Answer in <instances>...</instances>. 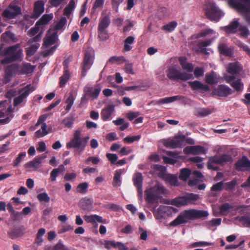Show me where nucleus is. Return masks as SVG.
I'll use <instances>...</instances> for the list:
<instances>
[{"mask_svg":"<svg viewBox=\"0 0 250 250\" xmlns=\"http://www.w3.org/2000/svg\"><path fill=\"white\" fill-rule=\"evenodd\" d=\"M25 228L21 226L19 228L10 229L7 233L9 237L12 239H17L22 237L25 234Z\"/></svg>","mask_w":250,"mask_h":250,"instance_id":"nucleus-18","label":"nucleus"},{"mask_svg":"<svg viewBox=\"0 0 250 250\" xmlns=\"http://www.w3.org/2000/svg\"><path fill=\"white\" fill-rule=\"evenodd\" d=\"M177 26V23L175 21H172L163 26L162 29L167 32L173 31Z\"/></svg>","mask_w":250,"mask_h":250,"instance_id":"nucleus-56","label":"nucleus"},{"mask_svg":"<svg viewBox=\"0 0 250 250\" xmlns=\"http://www.w3.org/2000/svg\"><path fill=\"white\" fill-rule=\"evenodd\" d=\"M66 22V18H65V17L62 18L60 20V21L56 25L55 28L53 29L55 30L56 31L58 30L62 29V28L65 24Z\"/></svg>","mask_w":250,"mask_h":250,"instance_id":"nucleus-59","label":"nucleus"},{"mask_svg":"<svg viewBox=\"0 0 250 250\" xmlns=\"http://www.w3.org/2000/svg\"><path fill=\"white\" fill-rule=\"evenodd\" d=\"M167 155H168L170 157H163L164 161L167 164H174L176 162L177 159L181 158V157L179 156V153L175 152L169 151L167 152Z\"/></svg>","mask_w":250,"mask_h":250,"instance_id":"nucleus-26","label":"nucleus"},{"mask_svg":"<svg viewBox=\"0 0 250 250\" xmlns=\"http://www.w3.org/2000/svg\"><path fill=\"white\" fill-rule=\"evenodd\" d=\"M231 92L232 90L229 86L221 84L213 89L212 94L218 96L226 97L231 94Z\"/></svg>","mask_w":250,"mask_h":250,"instance_id":"nucleus-16","label":"nucleus"},{"mask_svg":"<svg viewBox=\"0 0 250 250\" xmlns=\"http://www.w3.org/2000/svg\"><path fill=\"white\" fill-rule=\"evenodd\" d=\"M185 138L184 136L176 137L171 139L168 140L165 143L166 146L172 148L182 147L185 143Z\"/></svg>","mask_w":250,"mask_h":250,"instance_id":"nucleus-17","label":"nucleus"},{"mask_svg":"<svg viewBox=\"0 0 250 250\" xmlns=\"http://www.w3.org/2000/svg\"><path fill=\"white\" fill-rule=\"evenodd\" d=\"M88 139V137L82 138L80 131L76 130L75 132L73 138L66 144V147L67 149L77 148L83 150Z\"/></svg>","mask_w":250,"mask_h":250,"instance_id":"nucleus-5","label":"nucleus"},{"mask_svg":"<svg viewBox=\"0 0 250 250\" xmlns=\"http://www.w3.org/2000/svg\"><path fill=\"white\" fill-rule=\"evenodd\" d=\"M53 18L52 14L44 15L41 19L37 22L41 26L47 23Z\"/></svg>","mask_w":250,"mask_h":250,"instance_id":"nucleus-51","label":"nucleus"},{"mask_svg":"<svg viewBox=\"0 0 250 250\" xmlns=\"http://www.w3.org/2000/svg\"><path fill=\"white\" fill-rule=\"evenodd\" d=\"M214 164H221V161L220 156L215 155L213 157H210L208 164V167L209 169L216 170V167L213 166Z\"/></svg>","mask_w":250,"mask_h":250,"instance_id":"nucleus-35","label":"nucleus"},{"mask_svg":"<svg viewBox=\"0 0 250 250\" xmlns=\"http://www.w3.org/2000/svg\"><path fill=\"white\" fill-rule=\"evenodd\" d=\"M42 32V31H41L37 36L29 41L28 44L29 46L26 48L27 54L28 56H31L33 55L39 47L40 44L37 42L41 40Z\"/></svg>","mask_w":250,"mask_h":250,"instance_id":"nucleus-12","label":"nucleus"},{"mask_svg":"<svg viewBox=\"0 0 250 250\" xmlns=\"http://www.w3.org/2000/svg\"><path fill=\"white\" fill-rule=\"evenodd\" d=\"M20 13V7L12 3L10 4L9 6L3 11L2 16L5 20H9L14 18Z\"/></svg>","mask_w":250,"mask_h":250,"instance_id":"nucleus-10","label":"nucleus"},{"mask_svg":"<svg viewBox=\"0 0 250 250\" xmlns=\"http://www.w3.org/2000/svg\"><path fill=\"white\" fill-rule=\"evenodd\" d=\"M236 44L239 47L242 48L250 56V48L246 44L240 41H238L236 42Z\"/></svg>","mask_w":250,"mask_h":250,"instance_id":"nucleus-64","label":"nucleus"},{"mask_svg":"<svg viewBox=\"0 0 250 250\" xmlns=\"http://www.w3.org/2000/svg\"><path fill=\"white\" fill-rule=\"evenodd\" d=\"M166 180L168 183L172 186H176L178 185L177 178L174 175H167L166 177Z\"/></svg>","mask_w":250,"mask_h":250,"instance_id":"nucleus-55","label":"nucleus"},{"mask_svg":"<svg viewBox=\"0 0 250 250\" xmlns=\"http://www.w3.org/2000/svg\"><path fill=\"white\" fill-rule=\"evenodd\" d=\"M183 99H184V97L182 96H180V95L174 96L169 97H166L165 98H162V99H160L159 101H157V104H163L170 103L175 102L177 100H181Z\"/></svg>","mask_w":250,"mask_h":250,"instance_id":"nucleus-31","label":"nucleus"},{"mask_svg":"<svg viewBox=\"0 0 250 250\" xmlns=\"http://www.w3.org/2000/svg\"><path fill=\"white\" fill-rule=\"evenodd\" d=\"M184 152L186 154L196 155L199 154H205L206 152L204 147L200 146H190L186 147L184 149Z\"/></svg>","mask_w":250,"mask_h":250,"instance_id":"nucleus-20","label":"nucleus"},{"mask_svg":"<svg viewBox=\"0 0 250 250\" xmlns=\"http://www.w3.org/2000/svg\"><path fill=\"white\" fill-rule=\"evenodd\" d=\"M41 26L39 24V23H36L35 27L31 28L28 34L30 37H33L37 34L40 31Z\"/></svg>","mask_w":250,"mask_h":250,"instance_id":"nucleus-57","label":"nucleus"},{"mask_svg":"<svg viewBox=\"0 0 250 250\" xmlns=\"http://www.w3.org/2000/svg\"><path fill=\"white\" fill-rule=\"evenodd\" d=\"M101 87L98 85L92 87L87 86L84 89V95L81 99V104H85L87 102V98H90L92 100L96 99L100 91Z\"/></svg>","mask_w":250,"mask_h":250,"instance_id":"nucleus-9","label":"nucleus"},{"mask_svg":"<svg viewBox=\"0 0 250 250\" xmlns=\"http://www.w3.org/2000/svg\"><path fill=\"white\" fill-rule=\"evenodd\" d=\"M179 61L183 69L188 72L191 73L192 72L193 70V66L191 63L187 62V59L185 57H180L179 58Z\"/></svg>","mask_w":250,"mask_h":250,"instance_id":"nucleus-28","label":"nucleus"},{"mask_svg":"<svg viewBox=\"0 0 250 250\" xmlns=\"http://www.w3.org/2000/svg\"><path fill=\"white\" fill-rule=\"evenodd\" d=\"M98 37L101 41L106 40L108 37V34L106 29L98 28Z\"/></svg>","mask_w":250,"mask_h":250,"instance_id":"nucleus-50","label":"nucleus"},{"mask_svg":"<svg viewBox=\"0 0 250 250\" xmlns=\"http://www.w3.org/2000/svg\"><path fill=\"white\" fill-rule=\"evenodd\" d=\"M141 138V135H138L137 136H126L125 137L124 139V141L128 144H130L133 143V142L135 141H138Z\"/></svg>","mask_w":250,"mask_h":250,"instance_id":"nucleus-58","label":"nucleus"},{"mask_svg":"<svg viewBox=\"0 0 250 250\" xmlns=\"http://www.w3.org/2000/svg\"><path fill=\"white\" fill-rule=\"evenodd\" d=\"M192 78V74L190 72H182L180 70L178 80L187 81Z\"/></svg>","mask_w":250,"mask_h":250,"instance_id":"nucleus-53","label":"nucleus"},{"mask_svg":"<svg viewBox=\"0 0 250 250\" xmlns=\"http://www.w3.org/2000/svg\"><path fill=\"white\" fill-rule=\"evenodd\" d=\"M239 23L237 20H234L230 24L224 27V30L228 34L234 33L237 31Z\"/></svg>","mask_w":250,"mask_h":250,"instance_id":"nucleus-30","label":"nucleus"},{"mask_svg":"<svg viewBox=\"0 0 250 250\" xmlns=\"http://www.w3.org/2000/svg\"><path fill=\"white\" fill-rule=\"evenodd\" d=\"M94 57L95 53L94 50L91 47L87 48L85 51L83 59L82 70L83 76L86 75V72L91 67L94 60Z\"/></svg>","mask_w":250,"mask_h":250,"instance_id":"nucleus-8","label":"nucleus"},{"mask_svg":"<svg viewBox=\"0 0 250 250\" xmlns=\"http://www.w3.org/2000/svg\"><path fill=\"white\" fill-rule=\"evenodd\" d=\"M113 111L114 106L112 105H109L106 108L103 109L101 112V116L103 120L104 121L107 120L111 116Z\"/></svg>","mask_w":250,"mask_h":250,"instance_id":"nucleus-36","label":"nucleus"},{"mask_svg":"<svg viewBox=\"0 0 250 250\" xmlns=\"http://www.w3.org/2000/svg\"><path fill=\"white\" fill-rule=\"evenodd\" d=\"M174 208L171 207L162 206H160L154 213V215L157 219L171 216V212Z\"/></svg>","mask_w":250,"mask_h":250,"instance_id":"nucleus-14","label":"nucleus"},{"mask_svg":"<svg viewBox=\"0 0 250 250\" xmlns=\"http://www.w3.org/2000/svg\"><path fill=\"white\" fill-rule=\"evenodd\" d=\"M236 184V181L235 179L232 180V181L227 182L225 184V188L226 190L229 191L233 189Z\"/></svg>","mask_w":250,"mask_h":250,"instance_id":"nucleus-62","label":"nucleus"},{"mask_svg":"<svg viewBox=\"0 0 250 250\" xmlns=\"http://www.w3.org/2000/svg\"><path fill=\"white\" fill-rule=\"evenodd\" d=\"M205 10L206 16L212 21H218L224 15V13L212 1L206 4Z\"/></svg>","mask_w":250,"mask_h":250,"instance_id":"nucleus-4","label":"nucleus"},{"mask_svg":"<svg viewBox=\"0 0 250 250\" xmlns=\"http://www.w3.org/2000/svg\"><path fill=\"white\" fill-rule=\"evenodd\" d=\"M75 101V98L72 93H70L67 97L65 103L67 104L66 110L69 111L73 105Z\"/></svg>","mask_w":250,"mask_h":250,"instance_id":"nucleus-52","label":"nucleus"},{"mask_svg":"<svg viewBox=\"0 0 250 250\" xmlns=\"http://www.w3.org/2000/svg\"><path fill=\"white\" fill-rule=\"evenodd\" d=\"M34 67L28 63H23L19 66L13 64L8 66L5 70L4 82H9L12 77L15 74H29L33 71Z\"/></svg>","mask_w":250,"mask_h":250,"instance_id":"nucleus-2","label":"nucleus"},{"mask_svg":"<svg viewBox=\"0 0 250 250\" xmlns=\"http://www.w3.org/2000/svg\"><path fill=\"white\" fill-rule=\"evenodd\" d=\"M186 197L188 201V205L190 204H195L200 198L199 195L193 193L188 194L186 195Z\"/></svg>","mask_w":250,"mask_h":250,"instance_id":"nucleus-47","label":"nucleus"},{"mask_svg":"<svg viewBox=\"0 0 250 250\" xmlns=\"http://www.w3.org/2000/svg\"><path fill=\"white\" fill-rule=\"evenodd\" d=\"M22 56V51L19 44L9 47L6 52V56L2 60L3 64L8 63L21 58Z\"/></svg>","mask_w":250,"mask_h":250,"instance_id":"nucleus-6","label":"nucleus"},{"mask_svg":"<svg viewBox=\"0 0 250 250\" xmlns=\"http://www.w3.org/2000/svg\"><path fill=\"white\" fill-rule=\"evenodd\" d=\"M53 250H69L62 242L60 240L54 247Z\"/></svg>","mask_w":250,"mask_h":250,"instance_id":"nucleus-61","label":"nucleus"},{"mask_svg":"<svg viewBox=\"0 0 250 250\" xmlns=\"http://www.w3.org/2000/svg\"><path fill=\"white\" fill-rule=\"evenodd\" d=\"M195 112L197 116L205 117L211 114L212 111L208 108H199L196 109Z\"/></svg>","mask_w":250,"mask_h":250,"instance_id":"nucleus-46","label":"nucleus"},{"mask_svg":"<svg viewBox=\"0 0 250 250\" xmlns=\"http://www.w3.org/2000/svg\"><path fill=\"white\" fill-rule=\"evenodd\" d=\"M236 168L239 170L250 169V161L246 157H243L235 164Z\"/></svg>","mask_w":250,"mask_h":250,"instance_id":"nucleus-22","label":"nucleus"},{"mask_svg":"<svg viewBox=\"0 0 250 250\" xmlns=\"http://www.w3.org/2000/svg\"><path fill=\"white\" fill-rule=\"evenodd\" d=\"M88 187V184L86 182H83L79 184L76 188L77 192L82 194H84L87 191V189Z\"/></svg>","mask_w":250,"mask_h":250,"instance_id":"nucleus-44","label":"nucleus"},{"mask_svg":"<svg viewBox=\"0 0 250 250\" xmlns=\"http://www.w3.org/2000/svg\"><path fill=\"white\" fill-rule=\"evenodd\" d=\"M189 85L193 90H201L204 91H207L209 90V86L204 84L198 81L188 82Z\"/></svg>","mask_w":250,"mask_h":250,"instance_id":"nucleus-25","label":"nucleus"},{"mask_svg":"<svg viewBox=\"0 0 250 250\" xmlns=\"http://www.w3.org/2000/svg\"><path fill=\"white\" fill-rule=\"evenodd\" d=\"M57 31L52 28L50 29L44 41L43 45L47 47L54 44L57 40Z\"/></svg>","mask_w":250,"mask_h":250,"instance_id":"nucleus-21","label":"nucleus"},{"mask_svg":"<svg viewBox=\"0 0 250 250\" xmlns=\"http://www.w3.org/2000/svg\"><path fill=\"white\" fill-rule=\"evenodd\" d=\"M218 50L219 52L226 56H231L232 54V49L229 47L227 44L220 43L218 45Z\"/></svg>","mask_w":250,"mask_h":250,"instance_id":"nucleus-32","label":"nucleus"},{"mask_svg":"<svg viewBox=\"0 0 250 250\" xmlns=\"http://www.w3.org/2000/svg\"><path fill=\"white\" fill-rule=\"evenodd\" d=\"M34 90L35 88L31 85H28L21 89L19 91L20 95L14 99V105L16 106L21 103L28 95Z\"/></svg>","mask_w":250,"mask_h":250,"instance_id":"nucleus-11","label":"nucleus"},{"mask_svg":"<svg viewBox=\"0 0 250 250\" xmlns=\"http://www.w3.org/2000/svg\"><path fill=\"white\" fill-rule=\"evenodd\" d=\"M45 158V155L36 157L32 161L26 163L24 167L29 171L36 170L41 167L42 160Z\"/></svg>","mask_w":250,"mask_h":250,"instance_id":"nucleus-13","label":"nucleus"},{"mask_svg":"<svg viewBox=\"0 0 250 250\" xmlns=\"http://www.w3.org/2000/svg\"><path fill=\"white\" fill-rule=\"evenodd\" d=\"M70 76V75L68 70L65 68L63 75L60 78V85L61 87H63L65 84L69 79Z\"/></svg>","mask_w":250,"mask_h":250,"instance_id":"nucleus-42","label":"nucleus"},{"mask_svg":"<svg viewBox=\"0 0 250 250\" xmlns=\"http://www.w3.org/2000/svg\"><path fill=\"white\" fill-rule=\"evenodd\" d=\"M75 7L74 0H70L68 5L64 8L63 14L69 17Z\"/></svg>","mask_w":250,"mask_h":250,"instance_id":"nucleus-39","label":"nucleus"},{"mask_svg":"<svg viewBox=\"0 0 250 250\" xmlns=\"http://www.w3.org/2000/svg\"><path fill=\"white\" fill-rule=\"evenodd\" d=\"M242 4L249 8V10L246 12L242 13L244 15L247 21L250 23V0H241Z\"/></svg>","mask_w":250,"mask_h":250,"instance_id":"nucleus-45","label":"nucleus"},{"mask_svg":"<svg viewBox=\"0 0 250 250\" xmlns=\"http://www.w3.org/2000/svg\"><path fill=\"white\" fill-rule=\"evenodd\" d=\"M208 213L207 211L196 209H188L181 212L169 225L176 227L182 224H186L190 220L207 217Z\"/></svg>","mask_w":250,"mask_h":250,"instance_id":"nucleus-1","label":"nucleus"},{"mask_svg":"<svg viewBox=\"0 0 250 250\" xmlns=\"http://www.w3.org/2000/svg\"><path fill=\"white\" fill-rule=\"evenodd\" d=\"M219 79L217 75L214 72H211L206 74L205 81L209 84H212L218 82Z\"/></svg>","mask_w":250,"mask_h":250,"instance_id":"nucleus-33","label":"nucleus"},{"mask_svg":"<svg viewBox=\"0 0 250 250\" xmlns=\"http://www.w3.org/2000/svg\"><path fill=\"white\" fill-rule=\"evenodd\" d=\"M171 204L177 207H180L188 205L186 195L176 198L171 201Z\"/></svg>","mask_w":250,"mask_h":250,"instance_id":"nucleus-34","label":"nucleus"},{"mask_svg":"<svg viewBox=\"0 0 250 250\" xmlns=\"http://www.w3.org/2000/svg\"><path fill=\"white\" fill-rule=\"evenodd\" d=\"M191 173V171L187 168H184L181 169L179 175V179L183 181H186Z\"/></svg>","mask_w":250,"mask_h":250,"instance_id":"nucleus-43","label":"nucleus"},{"mask_svg":"<svg viewBox=\"0 0 250 250\" xmlns=\"http://www.w3.org/2000/svg\"><path fill=\"white\" fill-rule=\"evenodd\" d=\"M226 68L227 72L232 75L239 73L241 69L240 64L237 62L229 63Z\"/></svg>","mask_w":250,"mask_h":250,"instance_id":"nucleus-27","label":"nucleus"},{"mask_svg":"<svg viewBox=\"0 0 250 250\" xmlns=\"http://www.w3.org/2000/svg\"><path fill=\"white\" fill-rule=\"evenodd\" d=\"M110 23V18L109 14L102 13L99 19L98 28L106 29L108 28Z\"/></svg>","mask_w":250,"mask_h":250,"instance_id":"nucleus-24","label":"nucleus"},{"mask_svg":"<svg viewBox=\"0 0 250 250\" xmlns=\"http://www.w3.org/2000/svg\"><path fill=\"white\" fill-rule=\"evenodd\" d=\"M37 199L41 202H48L50 200V197L46 192L39 194L37 195Z\"/></svg>","mask_w":250,"mask_h":250,"instance_id":"nucleus-60","label":"nucleus"},{"mask_svg":"<svg viewBox=\"0 0 250 250\" xmlns=\"http://www.w3.org/2000/svg\"><path fill=\"white\" fill-rule=\"evenodd\" d=\"M44 3L42 1H38L35 3L33 16L38 17L44 11Z\"/></svg>","mask_w":250,"mask_h":250,"instance_id":"nucleus-29","label":"nucleus"},{"mask_svg":"<svg viewBox=\"0 0 250 250\" xmlns=\"http://www.w3.org/2000/svg\"><path fill=\"white\" fill-rule=\"evenodd\" d=\"M239 31L240 32V34L242 37L247 38L250 35L249 31L245 26H240L239 27Z\"/></svg>","mask_w":250,"mask_h":250,"instance_id":"nucleus-63","label":"nucleus"},{"mask_svg":"<svg viewBox=\"0 0 250 250\" xmlns=\"http://www.w3.org/2000/svg\"><path fill=\"white\" fill-rule=\"evenodd\" d=\"M134 37L129 36L125 40L124 49L125 51H129L132 49L131 45L134 42Z\"/></svg>","mask_w":250,"mask_h":250,"instance_id":"nucleus-40","label":"nucleus"},{"mask_svg":"<svg viewBox=\"0 0 250 250\" xmlns=\"http://www.w3.org/2000/svg\"><path fill=\"white\" fill-rule=\"evenodd\" d=\"M223 79L228 83L237 91H240L243 88V84L240 80L234 81L235 77L234 76H230L228 74H224Z\"/></svg>","mask_w":250,"mask_h":250,"instance_id":"nucleus-15","label":"nucleus"},{"mask_svg":"<svg viewBox=\"0 0 250 250\" xmlns=\"http://www.w3.org/2000/svg\"><path fill=\"white\" fill-rule=\"evenodd\" d=\"M235 219L239 221L244 226L250 227V215L242 217H237Z\"/></svg>","mask_w":250,"mask_h":250,"instance_id":"nucleus-48","label":"nucleus"},{"mask_svg":"<svg viewBox=\"0 0 250 250\" xmlns=\"http://www.w3.org/2000/svg\"><path fill=\"white\" fill-rule=\"evenodd\" d=\"M83 218L84 220L88 223H95L96 222H103L102 217L96 214L91 215H84Z\"/></svg>","mask_w":250,"mask_h":250,"instance_id":"nucleus-37","label":"nucleus"},{"mask_svg":"<svg viewBox=\"0 0 250 250\" xmlns=\"http://www.w3.org/2000/svg\"><path fill=\"white\" fill-rule=\"evenodd\" d=\"M165 192L164 188L161 184L157 183L154 187L146 190V200L148 203H153Z\"/></svg>","mask_w":250,"mask_h":250,"instance_id":"nucleus-7","label":"nucleus"},{"mask_svg":"<svg viewBox=\"0 0 250 250\" xmlns=\"http://www.w3.org/2000/svg\"><path fill=\"white\" fill-rule=\"evenodd\" d=\"M47 125L45 123L42 125L41 129L37 131L35 133L36 136L38 138L43 137L48 134L46 130Z\"/></svg>","mask_w":250,"mask_h":250,"instance_id":"nucleus-49","label":"nucleus"},{"mask_svg":"<svg viewBox=\"0 0 250 250\" xmlns=\"http://www.w3.org/2000/svg\"><path fill=\"white\" fill-rule=\"evenodd\" d=\"M180 70L175 68H170L168 70L167 77L171 79L178 80Z\"/></svg>","mask_w":250,"mask_h":250,"instance_id":"nucleus-41","label":"nucleus"},{"mask_svg":"<svg viewBox=\"0 0 250 250\" xmlns=\"http://www.w3.org/2000/svg\"><path fill=\"white\" fill-rule=\"evenodd\" d=\"M211 35H213V37L211 39L206 40L205 41H202L200 42L198 44V49L197 51L199 52H201L203 54H207V51L206 50V47L209 45L213 41L216 39L218 35L213 30L210 29H206L205 30H202L199 34V37H203L207 36H211Z\"/></svg>","mask_w":250,"mask_h":250,"instance_id":"nucleus-3","label":"nucleus"},{"mask_svg":"<svg viewBox=\"0 0 250 250\" xmlns=\"http://www.w3.org/2000/svg\"><path fill=\"white\" fill-rule=\"evenodd\" d=\"M122 174V170H118L115 171L113 182V186L114 187H119L121 186Z\"/></svg>","mask_w":250,"mask_h":250,"instance_id":"nucleus-38","label":"nucleus"},{"mask_svg":"<svg viewBox=\"0 0 250 250\" xmlns=\"http://www.w3.org/2000/svg\"><path fill=\"white\" fill-rule=\"evenodd\" d=\"M133 182L134 185L137 187L138 196L140 200H142L143 197L142 189L143 177L140 173H136L133 177Z\"/></svg>","mask_w":250,"mask_h":250,"instance_id":"nucleus-19","label":"nucleus"},{"mask_svg":"<svg viewBox=\"0 0 250 250\" xmlns=\"http://www.w3.org/2000/svg\"><path fill=\"white\" fill-rule=\"evenodd\" d=\"M26 155V154L25 152L19 153L13 162V166L14 167H18L24 158L25 157Z\"/></svg>","mask_w":250,"mask_h":250,"instance_id":"nucleus-54","label":"nucleus"},{"mask_svg":"<svg viewBox=\"0 0 250 250\" xmlns=\"http://www.w3.org/2000/svg\"><path fill=\"white\" fill-rule=\"evenodd\" d=\"M219 209V211H217L213 208V214L214 216H218L220 215H227L233 209V208L229 204L225 203L220 206Z\"/></svg>","mask_w":250,"mask_h":250,"instance_id":"nucleus-23","label":"nucleus"}]
</instances>
